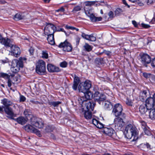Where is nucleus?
Listing matches in <instances>:
<instances>
[{
    "instance_id": "1",
    "label": "nucleus",
    "mask_w": 155,
    "mask_h": 155,
    "mask_svg": "<svg viewBox=\"0 0 155 155\" xmlns=\"http://www.w3.org/2000/svg\"><path fill=\"white\" fill-rule=\"evenodd\" d=\"M30 121L31 125H26L24 127L25 129L28 132L34 133L39 137H41L40 132L35 128V127L38 128H41L43 127L44 124L41 120L35 117L31 116Z\"/></svg>"
},
{
    "instance_id": "2",
    "label": "nucleus",
    "mask_w": 155,
    "mask_h": 155,
    "mask_svg": "<svg viewBox=\"0 0 155 155\" xmlns=\"http://www.w3.org/2000/svg\"><path fill=\"white\" fill-rule=\"evenodd\" d=\"M124 133L127 139H132V141H136L138 139V132L136 128L131 124L126 127Z\"/></svg>"
},
{
    "instance_id": "3",
    "label": "nucleus",
    "mask_w": 155,
    "mask_h": 155,
    "mask_svg": "<svg viewBox=\"0 0 155 155\" xmlns=\"http://www.w3.org/2000/svg\"><path fill=\"white\" fill-rule=\"evenodd\" d=\"M0 43L4 45L5 47H10L11 48H20L18 47L14 44L12 40L8 38L7 39L3 38L1 35L0 34Z\"/></svg>"
},
{
    "instance_id": "4",
    "label": "nucleus",
    "mask_w": 155,
    "mask_h": 155,
    "mask_svg": "<svg viewBox=\"0 0 155 155\" xmlns=\"http://www.w3.org/2000/svg\"><path fill=\"white\" fill-rule=\"evenodd\" d=\"M36 71L37 73L40 74H45L46 72L45 63L42 60H39L36 64Z\"/></svg>"
},
{
    "instance_id": "5",
    "label": "nucleus",
    "mask_w": 155,
    "mask_h": 155,
    "mask_svg": "<svg viewBox=\"0 0 155 155\" xmlns=\"http://www.w3.org/2000/svg\"><path fill=\"white\" fill-rule=\"evenodd\" d=\"M23 67V64L21 62H18V60L15 59L12 61L11 69L14 73L18 72L20 70V68Z\"/></svg>"
},
{
    "instance_id": "6",
    "label": "nucleus",
    "mask_w": 155,
    "mask_h": 155,
    "mask_svg": "<svg viewBox=\"0 0 155 155\" xmlns=\"http://www.w3.org/2000/svg\"><path fill=\"white\" fill-rule=\"evenodd\" d=\"M56 31V27L52 24H48L44 28V33L45 35L54 34Z\"/></svg>"
},
{
    "instance_id": "7",
    "label": "nucleus",
    "mask_w": 155,
    "mask_h": 155,
    "mask_svg": "<svg viewBox=\"0 0 155 155\" xmlns=\"http://www.w3.org/2000/svg\"><path fill=\"white\" fill-rule=\"evenodd\" d=\"M141 61L144 65L147 66L146 64H149L151 61L150 56L146 53H141L140 54Z\"/></svg>"
},
{
    "instance_id": "8",
    "label": "nucleus",
    "mask_w": 155,
    "mask_h": 155,
    "mask_svg": "<svg viewBox=\"0 0 155 155\" xmlns=\"http://www.w3.org/2000/svg\"><path fill=\"white\" fill-rule=\"evenodd\" d=\"M106 98V96L104 94L100 93L98 91L96 92L94 94V100L99 104H100L101 101L105 100Z\"/></svg>"
},
{
    "instance_id": "9",
    "label": "nucleus",
    "mask_w": 155,
    "mask_h": 155,
    "mask_svg": "<svg viewBox=\"0 0 155 155\" xmlns=\"http://www.w3.org/2000/svg\"><path fill=\"white\" fill-rule=\"evenodd\" d=\"M122 110V105L119 103H118L114 106L112 113L116 117H117L121 114Z\"/></svg>"
},
{
    "instance_id": "10",
    "label": "nucleus",
    "mask_w": 155,
    "mask_h": 155,
    "mask_svg": "<svg viewBox=\"0 0 155 155\" xmlns=\"http://www.w3.org/2000/svg\"><path fill=\"white\" fill-rule=\"evenodd\" d=\"M92 104L90 101H86V102L84 103V105H82V111L93 110L95 105L94 103H93L92 105Z\"/></svg>"
},
{
    "instance_id": "11",
    "label": "nucleus",
    "mask_w": 155,
    "mask_h": 155,
    "mask_svg": "<svg viewBox=\"0 0 155 155\" xmlns=\"http://www.w3.org/2000/svg\"><path fill=\"white\" fill-rule=\"evenodd\" d=\"M47 68L48 71L50 73L58 72L61 71L58 67L51 64H47Z\"/></svg>"
},
{
    "instance_id": "12",
    "label": "nucleus",
    "mask_w": 155,
    "mask_h": 155,
    "mask_svg": "<svg viewBox=\"0 0 155 155\" xmlns=\"http://www.w3.org/2000/svg\"><path fill=\"white\" fill-rule=\"evenodd\" d=\"M115 126L118 129H121L123 126L124 123L123 120L120 117H117L114 120Z\"/></svg>"
},
{
    "instance_id": "13",
    "label": "nucleus",
    "mask_w": 155,
    "mask_h": 155,
    "mask_svg": "<svg viewBox=\"0 0 155 155\" xmlns=\"http://www.w3.org/2000/svg\"><path fill=\"white\" fill-rule=\"evenodd\" d=\"M146 106L150 109H151L155 105V101L153 98L149 97L146 100Z\"/></svg>"
},
{
    "instance_id": "14",
    "label": "nucleus",
    "mask_w": 155,
    "mask_h": 155,
    "mask_svg": "<svg viewBox=\"0 0 155 155\" xmlns=\"http://www.w3.org/2000/svg\"><path fill=\"white\" fill-rule=\"evenodd\" d=\"M81 36L83 38L92 41H95L96 39L95 36L93 34L89 35L84 33H82L81 34Z\"/></svg>"
},
{
    "instance_id": "15",
    "label": "nucleus",
    "mask_w": 155,
    "mask_h": 155,
    "mask_svg": "<svg viewBox=\"0 0 155 155\" xmlns=\"http://www.w3.org/2000/svg\"><path fill=\"white\" fill-rule=\"evenodd\" d=\"M102 131L103 133L110 137H111L115 133L114 129L110 127H105L103 129Z\"/></svg>"
},
{
    "instance_id": "16",
    "label": "nucleus",
    "mask_w": 155,
    "mask_h": 155,
    "mask_svg": "<svg viewBox=\"0 0 155 155\" xmlns=\"http://www.w3.org/2000/svg\"><path fill=\"white\" fill-rule=\"evenodd\" d=\"M58 47L72 48L71 45L67 40H66L64 42L60 43L58 45Z\"/></svg>"
},
{
    "instance_id": "17",
    "label": "nucleus",
    "mask_w": 155,
    "mask_h": 155,
    "mask_svg": "<svg viewBox=\"0 0 155 155\" xmlns=\"http://www.w3.org/2000/svg\"><path fill=\"white\" fill-rule=\"evenodd\" d=\"M80 82V80L79 78L75 75L74 79V84L72 86V88L74 90H76L77 89L78 85Z\"/></svg>"
},
{
    "instance_id": "18",
    "label": "nucleus",
    "mask_w": 155,
    "mask_h": 155,
    "mask_svg": "<svg viewBox=\"0 0 155 155\" xmlns=\"http://www.w3.org/2000/svg\"><path fill=\"white\" fill-rule=\"evenodd\" d=\"M9 51L11 55L16 57L19 56L21 53L20 49H10Z\"/></svg>"
},
{
    "instance_id": "19",
    "label": "nucleus",
    "mask_w": 155,
    "mask_h": 155,
    "mask_svg": "<svg viewBox=\"0 0 155 155\" xmlns=\"http://www.w3.org/2000/svg\"><path fill=\"white\" fill-rule=\"evenodd\" d=\"M92 123L97 128L99 129L103 128L104 127V125L95 119H92Z\"/></svg>"
},
{
    "instance_id": "20",
    "label": "nucleus",
    "mask_w": 155,
    "mask_h": 155,
    "mask_svg": "<svg viewBox=\"0 0 155 155\" xmlns=\"http://www.w3.org/2000/svg\"><path fill=\"white\" fill-rule=\"evenodd\" d=\"M2 103L6 108H8V107L12 105V103L9 100L4 99L2 100Z\"/></svg>"
},
{
    "instance_id": "21",
    "label": "nucleus",
    "mask_w": 155,
    "mask_h": 155,
    "mask_svg": "<svg viewBox=\"0 0 155 155\" xmlns=\"http://www.w3.org/2000/svg\"><path fill=\"white\" fill-rule=\"evenodd\" d=\"M47 35L48 36L47 39L49 43L51 45H54L55 43L54 39V34Z\"/></svg>"
},
{
    "instance_id": "22",
    "label": "nucleus",
    "mask_w": 155,
    "mask_h": 155,
    "mask_svg": "<svg viewBox=\"0 0 155 155\" xmlns=\"http://www.w3.org/2000/svg\"><path fill=\"white\" fill-rule=\"evenodd\" d=\"M84 97L85 98V100L87 101L91 99L93 97V94L89 91H87L86 92L84 93Z\"/></svg>"
},
{
    "instance_id": "23",
    "label": "nucleus",
    "mask_w": 155,
    "mask_h": 155,
    "mask_svg": "<svg viewBox=\"0 0 155 155\" xmlns=\"http://www.w3.org/2000/svg\"><path fill=\"white\" fill-rule=\"evenodd\" d=\"M148 109H148L146 107V105L144 104H142L139 107V110L140 112L142 114H144L147 111Z\"/></svg>"
},
{
    "instance_id": "24",
    "label": "nucleus",
    "mask_w": 155,
    "mask_h": 155,
    "mask_svg": "<svg viewBox=\"0 0 155 155\" xmlns=\"http://www.w3.org/2000/svg\"><path fill=\"white\" fill-rule=\"evenodd\" d=\"M28 118H25L22 117H19L17 119V122L21 125L25 124L28 121Z\"/></svg>"
},
{
    "instance_id": "25",
    "label": "nucleus",
    "mask_w": 155,
    "mask_h": 155,
    "mask_svg": "<svg viewBox=\"0 0 155 155\" xmlns=\"http://www.w3.org/2000/svg\"><path fill=\"white\" fill-rule=\"evenodd\" d=\"M25 18V17L23 14L20 13H18L16 14L15 15L14 17V18L15 20L18 21L24 19Z\"/></svg>"
},
{
    "instance_id": "26",
    "label": "nucleus",
    "mask_w": 155,
    "mask_h": 155,
    "mask_svg": "<svg viewBox=\"0 0 155 155\" xmlns=\"http://www.w3.org/2000/svg\"><path fill=\"white\" fill-rule=\"evenodd\" d=\"M90 17V20L92 22H95L99 21L102 20V18L101 17H96L95 16L92 14L90 15L89 16Z\"/></svg>"
},
{
    "instance_id": "27",
    "label": "nucleus",
    "mask_w": 155,
    "mask_h": 155,
    "mask_svg": "<svg viewBox=\"0 0 155 155\" xmlns=\"http://www.w3.org/2000/svg\"><path fill=\"white\" fill-rule=\"evenodd\" d=\"M112 105L110 101H106L104 103V107L107 110H110L112 108Z\"/></svg>"
},
{
    "instance_id": "28",
    "label": "nucleus",
    "mask_w": 155,
    "mask_h": 155,
    "mask_svg": "<svg viewBox=\"0 0 155 155\" xmlns=\"http://www.w3.org/2000/svg\"><path fill=\"white\" fill-rule=\"evenodd\" d=\"M83 84L87 91H89L91 87V82L89 80H86L83 83Z\"/></svg>"
},
{
    "instance_id": "29",
    "label": "nucleus",
    "mask_w": 155,
    "mask_h": 155,
    "mask_svg": "<svg viewBox=\"0 0 155 155\" xmlns=\"http://www.w3.org/2000/svg\"><path fill=\"white\" fill-rule=\"evenodd\" d=\"M79 91L82 93H85L87 91L83 84V83H80L78 87Z\"/></svg>"
},
{
    "instance_id": "30",
    "label": "nucleus",
    "mask_w": 155,
    "mask_h": 155,
    "mask_svg": "<svg viewBox=\"0 0 155 155\" xmlns=\"http://www.w3.org/2000/svg\"><path fill=\"white\" fill-rule=\"evenodd\" d=\"M5 113L8 115V117H12L13 115V113L12 109L9 108H6L5 110Z\"/></svg>"
},
{
    "instance_id": "31",
    "label": "nucleus",
    "mask_w": 155,
    "mask_h": 155,
    "mask_svg": "<svg viewBox=\"0 0 155 155\" xmlns=\"http://www.w3.org/2000/svg\"><path fill=\"white\" fill-rule=\"evenodd\" d=\"M84 9L85 14L88 16L89 17L90 15L93 14L92 13V10L91 9V7H84Z\"/></svg>"
},
{
    "instance_id": "32",
    "label": "nucleus",
    "mask_w": 155,
    "mask_h": 155,
    "mask_svg": "<svg viewBox=\"0 0 155 155\" xmlns=\"http://www.w3.org/2000/svg\"><path fill=\"white\" fill-rule=\"evenodd\" d=\"M84 113L85 118L87 119H90L92 117L91 113L89 111H82Z\"/></svg>"
},
{
    "instance_id": "33",
    "label": "nucleus",
    "mask_w": 155,
    "mask_h": 155,
    "mask_svg": "<svg viewBox=\"0 0 155 155\" xmlns=\"http://www.w3.org/2000/svg\"><path fill=\"white\" fill-rule=\"evenodd\" d=\"M13 80L14 81L13 83L17 84L21 81L20 76L18 75L15 76L13 78Z\"/></svg>"
},
{
    "instance_id": "34",
    "label": "nucleus",
    "mask_w": 155,
    "mask_h": 155,
    "mask_svg": "<svg viewBox=\"0 0 155 155\" xmlns=\"http://www.w3.org/2000/svg\"><path fill=\"white\" fill-rule=\"evenodd\" d=\"M149 115L151 119H155V109H153L151 110L149 113Z\"/></svg>"
},
{
    "instance_id": "35",
    "label": "nucleus",
    "mask_w": 155,
    "mask_h": 155,
    "mask_svg": "<svg viewBox=\"0 0 155 155\" xmlns=\"http://www.w3.org/2000/svg\"><path fill=\"white\" fill-rule=\"evenodd\" d=\"M78 101L79 103L81 104V105H84V104L86 102L87 100H85V98L84 96H82L81 97H80L78 98Z\"/></svg>"
},
{
    "instance_id": "36",
    "label": "nucleus",
    "mask_w": 155,
    "mask_h": 155,
    "mask_svg": "<svg viewBox=\"0 0 155 155\" xmlns=\"http://www.w3.org/2000/svg\"><path fill=\"white\" fill-rule=\"evenodd\" d=\"M95 3V1H86L84 2V4L85 5V6H89L90 7L91 5H94Z\"/></svg>"
},
{
    "instance_id": "37",
    "label": "nucleus",
    "mask_w": 155,
    "mask_h": 155,
    "mask_svg": "<svg viewBox=\"0 0 155 155\" xmlns=\"http://www.w3.org/2000/svg\"><path fill=\"white\" fill-rule=\"evenodd\" d=\"M10 76L7 74L1 72L0 73V77L4 78L5 79H8L9 78Z\"/></svg>"
},
{
    "instance_id": "38",
    "label": "nucleus",
    "mask_w": 155,
    "mask_h": 155,
    "mask_svg": "<svg viewBox=\"0 0 155 155\" xmlns=\"http://www.w3.org/2000/svg\"><path fill=\"white\" fill-rule=\"evenodd\" d=\"M61 103L59 101H52L49 102V104L54 107H57Z\"/></svg>"
},
{
    "instance_id": "39",
    "label": "nucleus",
    "mask_w": 155,
    "mask_h": 155,
    "mask_svg": "<svg viewBox=\"0 0 155 155\" xmlns=\"http://www.w3.org/2000/svg\"><path fill=\"white\" fill-rule=\"evenodd\" d=\"M122 12V9L120 8H117L115 11V14L116 16L119 15Z\"/></svg>"
},
{
    "instance_id": "40",
    "label": "nucleus",
    "mask_w": 155,
    "mask_h": 155,
    "mask_svg": "<svg viewBox=\"0 0 155 155\" xmlns=\"http://www.w3.org/2000/svg\"><path fill=\"white\" fill-rule=\"evenodd\" d=\"M152 75L150 73H143V76L146 78H151Z\"/></svg>"
},
{
    "instance_id": "41",
    "label": "nucleus",
    "mask_w": 155,
    "mask_h": 155,
    "mask_svg": "<svg viewBox=\"0 0 155 155\" xmlns=\"http://www.w3.org/2000/svg\"><path fill=\"white\" fill-rule=\"evenodd\" d=\"M42 57L46 59L48 58V54L46 51H42Z\"/></svg>"
},
{
    "instance_id": "42",
    "label": "nucleus",
    "mask_w": 155,
    "mask_h": 155,
    "mask_svg": "<svg viewBox=\"0 0 155 155\" xmlns=\"http://www.w3.org/2000/svg\"><path fill=\"white\" fill-rule=\"evenodd\" d=\"M60 66L62 68H65L68 65V63L67 62L65 61H64L63 62H61L60 64Z\"/></svg>"
},
{
    "instance_id": "43",
    "label": "nucleus",
    "mask_w": 155,
    "mask_h": 155,
    "mask_svg": "<svg viewBox=\"0 0 155 155\" xmlns=\"http://www.w3.org/2000/svg\"><path fill=\"white\" fill-rule=\"evenodd\" d=\"M146 92H143L142 93L141 96L140 97V98L142 99V101H144L145 99L146 98Z\"/></svg>"
},
{
    "instance_id": "44",
    "label": "nucleus",
    "mask_w": 155,
    "mask_h": 155,
    "mask_svg": "<svg viewBox=\"0 0 155 155\" xmlns=\"http://www.w3.org/2000/svg\"><path fill=\"white\" fill-rule=\"evenodd\" d=\"M145 134L147 135H150L151 134L150 131L148 129L147 127L143 129Z\"/></svg>"
},
{
    "instance_id": "45",
    "label": "nucleus",
    "mask_w": 155,
    "mask_h": 155,
    "mask_svg": "<svg viewBox=\"0 0 155 155\" xmlns=\"http://www.w3.org/2000/svg\"><path fill=\"white\" fill-rule=\"evenodd\" d=\"M24 114L25 116L27 117L28 115H31V112L28 110H25L24 111Z\"/></svg>"
},
{
    "instance_id": "46",
    "label": "nucleus",
    "mask_w": 155,
    "mask_h": 155,
    "mask_svg": "<svg viewBox=\"0 0 155 155\" xmlns=\"http://www.w3.org/2000/svg\"><path fill=\"white\" fill-rule=\"evenodd\" d=\"M81 9L80 6H77L75 7L73 9V11L77 12L80 11Z\"/></svg>"
},
{
    "instance_id": "47",
    "label": "nucleus",
    "mask_w": 155,
    "mask_h": 155,
    "mask_svg": "<svg viewBox=\"0 0 155 155\" xmlns=\"http://www.w3.org/2000/svg\"><path fill=\"white\" fill-rule=\"evenodd\" d=\"M108 15L110 18H113L114 17L113 12L111 11L109 12L108 13Z\"/></svg>"
},
{
    "instance_id": "48",
    "label": "nucleus",
    "mask_w": 155,
    "mask_h": 155,
    "mask_svg": "<svg viewBox=\"0 0 155 155\" xmlns=\"http://www.w3.org/2000/svg\"><path fill=\"white\" fill-rule=\"evenodd\" d=\"M141 123L142 127L143 129L147 127H146V123L145 122L142 121Z\"/></svg>"
},
{
    "instance_id": "49",
    "label": "nucleus",
    "mask_w": 155,
    "mask_h": 155,
    "mask_svg": "<svg viewBox=\"0 0 155 155\" xmlns=\"http://www.w3.org/2000/svg\"><path fill=\"white\" fill-rule=\"evenodd\" d=\"M142 26L145 28H148L150 27L149 25L142 23L141 24Z\"/></svg>"
},
{
    "instance_id": "50",
    "label": "nucleus",
    "mask_w": 155,
    "mask_h": 155,
    "mask_svg": "<svg viewBox=\"0 0 155 155\" xmlns=\"http://www.w3.org/2000/svg\"><path fill=\"white\" fill-rule=\"evenodd\" d=\"M26 58H25L23 57H20L19 58V60H18V62H21L22 63H23V61H26Z\"/></svg>"
},
{
    "instance_id": "51",
    "label": "nucleus",
    "mask_w": 155,
    "mask_h": 155,
    "mask_svg": "<svg viewBox=\"0 0 155 155\" xmlns=\"http://www.w3.org/2000/svg\"><path fill=\"white\" fill-rule=\"evenodd\" d=\"M126 104L128 105L132 106V102L131 101L127 99L126 101Z\"/></svg>"
},
{
    "instance_id": "52",
    "label": "nucleus",
    "mask_w": 155,
    "mask_h": 155,
    "mask_svg": "<svg viewBox=\"0 0 155 155\" xmlns=\"http://www.w3.org/2000/svg\"><path fill=\"white\" fill-rule=\"evenodd\" d=\"M61 52L59 53L60 54H64V52L65 51H68V52H70L71 51H72V49H69V50H64V49H61Z\"/></svg>"
},
{
    "instance_id": "53",
    "label": "nucleus",
    "mask_w": 155,
    "mask_h": 155,
    "mask_svg": "<svg viewBox=\"0 0 155 155\" xmlns=\"http://www.w3.org/2000/svg\"><path fill=\"white\" fill-rule=\"evenodd\" d=\"M26 98L23 96L21 95L20 97V101H24L25 100Z\"/></svg>"
},
{
    "instance_id": "54",
    "label": "nucleus",
    "mask_w": 155,
    "mask_h": 155,
    "mask_svg": "<svg viewBox=\"0 0 155 155\" xmlns=\"http://www.w3.org/2000/svg\"><path fill=\"white\" fill-rule=\"evenodd\" d=\"M122 2H123V3L124 5H125V6H127L128 8H130V6L127 4V3L125 0H122Z\"/></svg>"
},
{
    "instance_id": "55",
    "label": "nucleus",
    "mask_w": 155,
    "mask_h": 155,
    "mask_svg": "<svg viewBox=\"0 0 155 155\" xmlns=\"http://www.w3.org/2000/svg\"><path fill=\"white\" fill-rule=\"evenodd\" d=\"M84 47L85 48H91V46L87 43L85 44Z\"/></svg>"
},
{
    "instance_id": "56",
    "label": "nucleus",
    "mask_w": 155,
    "mask_h": 155,
    "mask_svg": "<svg viewBox=\"0 0 155 155\" xmlns=\"http://www.w3.org/2000/svg\"><path fill=\"white\" fill-rule=\"evenodd\" d=\"M0 62L2 64H5L8 62V59H7L5 60H1L0 61Z\"/></svg>"
},
{
    "instance_id": "57",
    "label": "nucleus",
    "mask_w": 155,
    "mask_h": 155,
    "mask_svg": "<svg viewBox=\"0 0 155 155\" xmlns=\"http://www.w3.org/2000/svg\"><path fill=\"white\" fill-rule=\"evenodd\" d=\"M8 85L9 87H10L12 86V81L10 79H8Z\"/></svg>"
},
{
    "instance_id": "58",
    "label": "nucleus",
    "mask_w": 155,
    "mask_h": 155,
    "mask_svg": "<svg viewBox=\"0 0 155 155\" xmlns=\"http://www.w3.org/2000/svg\"><path fill=\"white\" fill-rule=\"evenodd\" d=\"M143 146H146V147H147V148L148 149L150 148V145L147 143L146 144H143Z\"/></svg>"
},
{
    "instance_id": "59",
    "label": "nucleus",
    "mask_w": 155,
    "mask_h": 155,
    "mask_svg": "<svg viewBox=\"0 0 155 155\" xmlns=\"http://www.w3.org/2000/svg\"><path fill=\"white\" fill-rule=\"evenodd\" d=\"M133 24L134 25L135 27H137V22L135 21H132Z\"/></svg>"
},
{
    "instance_id": "60",
    "label": "nucleus",
    "mask_w": 155,
    "mask_h": 155,
    "mask_svg": "<svg viewBox=\"0 0 155 155\" xmlns=\"http://www.w3.org/2000/svg\"><path fill=\"white\" fill-rule=\"evenodd\" d=\"M155 1V0H148L147 3L149 4H152Z\"/></svg>"
},
{
    "instance_id": "61",
    "label": "nucleus",
    "mask_w": 155,
    "mask_h": 155,
    "mask_svg": "<svg viewBox=\"0 0 155 155\" xmlns=\"http://www.w3.org/2000/svg\"><path fill=\"white\" fill-rule=\"evenodd\" d=\"M29 51L31 54H32L34 51V49H29Z\"/></svg>"
},
{
    "instance_id": "62",
    "label": "nucleus",
    "mask_w": 155,
    "mask_h": 155,
    "mask_svg": "<svg viewBox=\"0 0 155 155\" xmlns=\"http://www.w3.org/2000/svg\"><path fill=\"white\" fill-rule=\"evenodd\" d=\"M151 22L153 24H155V15L153 17V18L152 21Z\"/></svg>"
},
{
    "instance_id": "63",
    "label": "nucleus",
    "mask_w": 155,
    "mask_h": 155,
    "mask_svg": "<svg viewBox=\"0 0 155 155\" xmlns=\"http://www.w3.org/2000/svg\"><path fill=\"white\" fill-rule=\"evenodd\" d=\"M59 10H60V12H64V9L63 7H61L59 8Z\"/></svg>"
},
{
    "instance_id": "64",
    "label": "nucleus",
    "mask_w": 155,
    "mask_h": 155,
    "mask_svg": "<svg viewBox=\"0 0 155 155\" xmlns=\"http://www.w3.org/2000/svg\"><path fill=\"white\" fill-rule=\"evenodd\" d=\"M151 79L154 81H155V76L152 74V77H151Z\"/></svg>"
}]
</instances>
